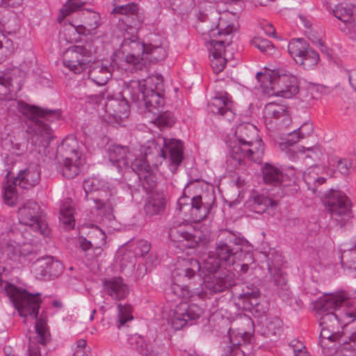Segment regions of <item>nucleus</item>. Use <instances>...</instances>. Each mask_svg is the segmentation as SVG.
I'll list each match as a JSON object with an SVG mask.
<instances>
[{
	"mask_svg": "<svg viewBox=\"0 0 356 356\" xmlns=\"http://www.w3.org/2000/svg\"><path fill=\"white\" fill-rule=\"evenodd\" d=\"M221 235L225 238L216 242L215 255L226 266L234 265L243 254L241 240L227 230L222 231Z\"/></svg>",
	"mask_w": 356,
	"mask_h": 356,
	"instance_id": "nucleus-7",
	"label": "nucleus"
},
{
	"mask_svg": "<svg viewBox=\"0 0 356 356\" xmlns=\"http://www.w3.org/2000/svg\"><path fill=\"white\" fill-rule=\"evenodd\" d=\"M165 207V198L162 195H152L149 197L146 202L144 210L147 216H152L163 212Z\"/></svg>",
	"mask_w": 356,
	"mask_h": 356,
	"instance_id": "nucleus-38",
	"label": "nucleus"
},
{
	"mask_svg": "<svg viewBox=\"0 0 356 356\" xmlns=\"http://www.w3.org/2000/svg\"><path fill=\"white\" fill-rule=\"evenodd\" d=\"M104 110L109 117L116 121L125 118L129 113L128 100L123 97H108L104 104Z\"/></svg>",
	"mask_w": 356,
	"mask_h": 356,
	"instance_id": "nucleus-26",
	"label": "nucleus"
},
{
	"mask_svg": "<svg viewBox=\"0 0 356 356\" xmlns=\"http://www.w3.org/2000/svg\"><path fill=\"white\" fill-rule=\"evenodd\" d=\"M98 238L100 239L99 242H97L95 241L92 242L86 240L85 238L81 237L79 239L80 247L85 252L92 248L96 257L102 253L103 250L102 246L106 244V234L103 232L100 231L98 233Z\"/></svg>",
	"mask_w": 356,
	"mask_h": 356,
	"instance_id": "nucleus-40",
	"label": "nucleus"
},
{
	"mask_svg": "<svg viewBox=\"0 0 356 356\" xmlns=\"http://www.w3.org/2000/svg\"><path fill=\"white\" fill-rule=\"evenodd\" d=\"M250 200L253 210L258 213L265 212L270 207H274L277 206V202L275 200L257 193H254Z\"/></svg>",
	"mask_w": 356,
	"mask_h": 356,
	"instance_id": "nucleus-39",
	"label": "nucleus"
},
{
	"mask_svg": "<svg viewBox=\"0 0 356 356\" xmlns=\"http://www.w3.org/2000/svg\"><path fill=\"white\" fill-rule=\"evenodd\" d=\"M330 177L329 163H313V193L317 195L319 192L318 187L325 184Z\"/></svg>",
	"mask_w": 356,
	"mask_h": 356,
	"instance_id": "nucleus-35",
	"label": "nucleus"
},
{
	"mask_svg": "<svg viewBox=\"0 0 356 356\" xmlns=\"http://www.w3.org/2000/svg\"><path fill=\"white\" fill-rule=\"evenodd\" d=\"M340 258L341 264L343 266L356 270V245L352 249L342 251Z\"/></svg>",
	"mask_w": 356,
	"mask_h": 356,
	"instance_id": "nucleus-50",
	"label": "nucleus"
},
{
	"mask_svg": "<svg viewBox=\"0 0 356 356\" xmlns=\"http://www.w3.org/2000/svg\"><path fill=\"white\" fill-rule=\"evenodd\" d=\"M91 52L83 46L74 45L63 54V65L74 74H81L88 67Z\"/></svg>",
	"mask_w": 356,
	"mask_h": 356,
	"instance_id": "nucleus-12",
	"label": "nucleus"
},
{
	"mask_svg": "<svg viewBox=\"0 0 356 356\" xmlns=\"http://www.w3.org/2000/svg\"><path fill=\"white\" fill-rule=\"evenodd\" d=\"M86 193V197L88 200V194L93 191H99L101 195L99 198L92 197L98 209H104L108 213H111L115 205L112 200L115 189L105 181L97 178L90 177L86 179L83 184Z\"/></svg>",
	"mask_w": 356,
	"mask_h": 356,
	"instance_id": "nucleus-8",
	"label": "nucleus"
},
{
	"mask_svg": "<svg viewBox=\"0 0 356 356\" xmlns=\"http://www.w3.org/2000/svg\"><path fill=\"white\" fill-rule=\"evenodd\" d=\"M138 11V6L135 3H130L126 5L115 6L113 9V13H118L124 15L123 18L134 15Z\"/></svg>",
	"mask_w": 356,
	"mask_h": 356,
	"instance_id": "nucleus-58",
	"label": "nucleus"
},
{
	"mask_svg": "<svg viewBox=\"0 0 356 356\" xmlns=\"http://www.w3.org/2000/svg\"><path fill=\"white\" fill-rule=\"evenodd\" d=\"M49 257L36 260L32 265V271L38 279L47 276Z\"/></svg>",
	"mask_w": 356,
	"mask_h": 356,
	"instance_id": "nucleus-56",
	"label": "nucleus"
},
{
	"mask_svg": "<svg viewBox=\"0 0 356 356\" xmlns=\"http://www.w3.org/2000/svg\"><path fill=\"white\" fill-rule=\"evenodd\" d=\"M205 289L212 293L226 291L235 284L234 275L225 268L216 273H206L203 277Z\"/></svg>",
	"mask_w": 356,
	"mask_h": 356,
	"instance_id": "nucleus-14",
	"label": "nucleus"
},
{
	"mask_svg": "<svg viewBox=\"0 0 356 356\" xmlns=\"http://www.w3.org/2000/svg\"><path fill=\"white\" fill-rule=\"evenodd\" d=\"M59 218L64 225L73 227L74 225L73 207L70 204H64L60 209Z\"/></svg>",
	"mask_w": 356,
	"mask_h": 356,
	"instance_id": "nucleus-55",
	"label": "nucleus"
},
{
	"mask_svg": "<svg viewBox=\"0 0 356 356\" xmlns=\"http://www.w3.org/2000/svg\"><path fill=\"white\" fill-rule=\"evenodd\" d=\"M263 179L266 184H277L281 182L282 174L278 168L266 164L263 169Z\"/></svg>",
	"mask_w": 356,
	"mask_h": 356,
	"instance_id": "nucleus-45",
	"label": "nucleus"
},
{
	"mask_svg": "<svg viewBox=\"0 0 356 356\" xmlns=\"http://www.w3.org/2000/svg\"><path fill=\"white\" fill-rule=\"evenodd\" d=\"M146 44L140 42L134 33H126L121 43V51L126 54L127 64L131 66L130 70H143L145 67L143 62Z\"/></svg>",
	"mask_w": 356,
	"mask_h": 356,
	"instance_id": "nucleus-9",
	"label": "nucleus"
},
{
	"mask_svg": "<svg viewBox=\"0 0 356 356\" xmlns=\"http://www.w3.org/2000/svg\"><path fill=\"white\" fill-rule=\"evenodd\" d=\"M332 89L327 86L313 83V99H320L323 95H328Z\"/></svg>",
	"mask_w": 356,
	"mask_h": 356,
	"instance_id": "nucleus-64",
	"label": "nucleus"
},
{
	"mask_svg": "<svg viewBox=\"0 0 356 356\" xmlns=\"http://www.w3.org/2000/svg\"><path fill=\"white\" fill-rule=\"evenodd\" d=\"M268 79L270 86L266 88L270 95L291 98L298 92L297 78L285 69L272 70Z\"/></svg>",
	"mask_w": 356,
	"mask_h": 356,
	"instance_id": "nucleus-5",
	"label": "nucleus"
},
{
	"mask_svg": "<svg viewBox=\"0 0 356 356\" xmlns=\"http://www.w3.org/2000/svg\"><path fill=\"white\" fill-rule=\"evenodd\" d=\"M282 326V322L278 317H269L262 328V334L267 337H275L280 334Z\"/></svg>",
	"mask_w": 356,
	"mask_h": 356,
	"instance_id": "nucleus-41",
	"label": "nucleus"
},
{
	"mask_svg": "<svg viewBox=\"0 0 356 356\" xmlns=\"http://www.w3.org/2000/svg\"><path fill=\"white\" fill-rule=\"evenodd\" d=\"M172 290L176 296L184 300L189 299L194 296H202L204 295L202 289L188 286H180L178 284H173Z\"/></svg>",
	"mask_w": 356,
	"mask_h": 356,
	"instance_id": "nucleus-42",
	"label": "nucleus"
},
{
	"mask_svg": "<svg viewBox=\"0 0 356 356\" xmlns=\"http://www.w3.org/2000/svg\"><path fill=\"white\" fill-rule=\"evenodd\" d=\"M26 247V244L23 246L19 244H8L5 251L10 259L16 260L21 256L25 257L28 254Z\"/></svg>",
	"mask_w": 356,
	"mask_h": 356,
	"instance_id": "nucleus-53",
	"label": "nucleus"
},
{
	"mask_svg": "<svg viewBox=\"0 0 356 356\" xmlns=\"http://www.w3.org/2000/svg\"><path fill=\"white\" fill-rule=\"evenodd\" d=\"M118 327L120 328L127 322L133 319L132 308L129 305H122L119 303L118 305Z\"/></svg>",
	"mask_w": 356,
	"mask_h": 356,
	"instance_id": "nucleus-49",
	"label": "nucleus"
},
{
	"mask_svg": "<svg viewBox=\"0 0 356 356\" xmlns=\"http://www.w3.org/2000/svg\"><path fill=\"white\" fill-rule=\"evenodd\" d=\"M201 270V265L197 259L184 258L179 259L173 274L177 276L191 279Z\"/></svg>",
	"mask_w": 356,
	"mask_h": 356,
	"instance_id": "nucleus-29",
	"label": "nucleus"
},
{
	"mask_svg": "<svg viewBox=\"0 0 356 356\" xmlns=\"http://www.w3.org/2000/svg\"><path fill=\"white\" fill-rule=\"evenodd\" d=\"M317 195L328 207L331 217L337 221L341 227L353 217V204L345 193L331 188L323 191L321 188Z\"/></svg>",
	"mask_w": 356,
	"mask_h": 356,
	"instance_id": "nucleus-4",
	"label": "nucleus"
},
{
	"mask_svg": "<svg viewBox=\"0 0 356 356\" xmlns=\"http://www.w3.org/2000/svg\"><path fill=\"white\" fill-rule=\"evenodd\" d=\"M268 270L270 276V281L277 287L282 288L286 285L287 278L286 274L280 268L282 265V258L276 255L274 258L267 257Z\"/></svg>",
	"mask_w": 356,
	"mask_h": 356,
	"instance_id": "nucleus-27",
	"label": "nucleus"
},
{
	"mask_svg": "<svg viewBox=\"0 0 356 356\" xmlns=\"http://www.w3.org/2000/svg\"><path fill=\"white\" fill-rule=\"evenodd\" d=\"M318 313H325L319 318V325L338 330L356 319V311L348 294L344 291L325 294L313 303Z\"/></svg>",
	"mask_w": 356,
	"mask_h": 356,
	"instance_id": "nucleus-1",
	"label": "nucleus"
},
{
	"mask_svg": "<svg viewBox=\"0 0 356 356\" xmlns=\"http://www.w3.org/2000/svg\"><path fill=\"white\" fill-rule=\"evenodd\" d=\"M222 263L215 255L214 252H210L206 259H204L201 269L204 275L206 273H216L221 270L220 268Z\"/></svg>",
	"mask_w": 356,
	"mask_h": 356,
	"instance_id": "nucleus-43",
	"label": "nucleus"
},
{
	"mask_svg": "<svg viewBox=\"0 0 356 356\" xmlns=\"http://www.w3.org/2000/svg\"><path fill=\"white\" fill-rule=\"evenodd\" d=\"M100 15L99 13L90 11L84 17L83 24L74 26L78 34L88 35L95 33V30L100 25Z\"/></svg>",
	"mask_w": 356,
	"mask_h": 356,
	"instance_id": "nucleus-34",
	"label": "nucleus"
},
{
	"mask_svg": "<svg viewBox=\"0 0 356 356\" xmlns=\"http://www.w3.org/2000/svg\"><path fill=\"white\" fill-rule=\"evenodd\" d=\"M35 329L36 336L29 337L28 356H42V351H45V346L51 341V334L45 319H37Z\"/></svg>",
	"mask_w": 356,
	"mask_h": 356,
	"instance_id": "nucleus-15",
	"label": "nucleus"
},
{
	"mask_svg": "<svg viewBox=\"0 0 356 356\" xmlns=\"http://www.w3.org/2000/svg\"><path fill=\"white\" fill-rule=\"evenodd\" d=\"M251 337V332L247 331L229 333V344L224 348L222 356H245Z\"/></svg>",
	"mask_w": 356,
	"mask_h": 356,
	"instance_id": "nucleus-19",
	"label": "nucleus"
},
{
	"mask_svg": "<svg viewBox=\"0 0 356 356\" xmlns=\"http://www.w3.org/2000/svg\"><path fill=\"white\" fill-rule=\"evenodd\" d=\"M88 76L97 85L104 86L112 76V67L102 63H94L90 67Z\"/></svg>",
	"mask_w": 356,
	"mask_h": 356,
	"instance_id": "nucleus-31",
	"label": "nucleus"
},
{
	"mask_svg": "<svg viewBox=\"0 0 356 356\" xmlns=\"http://www.w3.org/2000/svg\"><path fill=\"white\" fill-rule=\"evenodd\" d=\"M104 286L108 294L115 300H122L129 294L127 285L120 277L105 280Z\"/></svg>",
	"mask_w": 356,
	"mask_h": 356,
	"instance_id": "nucleus-30",
	"label": "nucleus"
},
{
	"mask_svg": "<svg viewBox=\"0 0 356 356\" xmlns=\"http://www.w3.org/2000/svg\"><path fill=\"white\" fill-rule=\"evenodd\" d=\"M321 330L319 335V344L322 348L328 346L327 342L339 341L341 350H356V332H353L348 339H344L343 334L338 330L327 327L320 326Z\"/></svg>",
	"mask_w": 356,
	"mask_h": 356,
	"instance_id": "nucleus-17",
	"label": "nucleus"
},
{
	"mask_svg": "<svg viewBox=\"0 0 356 356\" xmlns=\"http://www.w3.org/2000/svg\"><path fill=\"white\" fill-rule=\"evenodd\" d=\"M25 73L19 67L11 70L0 75V99L9 93L21 90Z\"/></svg>",
	"mask_w": 356,
	"mask_h": 356,
	"instance_id": "nucleus-18",
	"label": "nucleus"
},
{
	"mask_svg": "<svg viewBox=\"0 0 356 356\" xmlns=\"http://www.w3.org/2000/svg\"><path fill=\"white\" fill-rule=\"evenodd\" d=\"M131 155L125 146L113 145L108 150L109 160L120 168L129 166Z\"/></svg>",
	"mask_w": 356,
	"mask_h": 356,
	"instance_id": "nucleus-33",
	"label": "nucleus"
},
{
	"mask_svg": "<svg viewBox=\"0 0 356 356\" xmlns=\"http://www.w3.org/2000/svg\"><path fill=\"white\" fill-rule=\"evenodd\" d=\"M163 86V80L160 74L152 75L145 80L142 92L144 106H149L155 104L159 108L164 104V98L161 95Z\"/></svg>",
	"mask_w": 356,
	"mask_h": 356,
	"instance_id": "nucleus-13",
	"label": "nucleus"
},
{
	"mask_svg": "<svg viewBox=\"0 0 356 356\" xmlns=\"http://www.w3.org/2000/svg\"><path fill=\"white\" fill-rule=\"evenodd\" d=\"M303 127H300L297 131H294L289 135V138L286 139L284 142H282L280 144V147L282 151H288L291 150V147H292L299 138H304L305 134L302 131Z\"/></svg>",
	"mask_w": 356,
	"mask_h": 356,
	"instance_id": "nucleus-57",
	"label": "nucleus"
},
{
	"mask_svg": "<svg viewBox=\"0 0 356 356\" xmlns=\"http://www.w3.org/2000/svg\"><path fill=\"white\" fill-rule=\"evenodd\" d=\"M264 117L266 122L270 123L273 120L282 119V121L287 123L289 122V115L287 107L282 104L270 102L267 104L264 109Z\"/></svg>",
	"mask_w": 356,
	"mask_h": 356,
	"instance_id": "nucleus-32",
	"label": "nucleus"
},
{
	"mask_svg": "<svg viewBox=\"0 0 356 356\" xmlns=\"http://www.w3.org/2000/svg\"><path fill=\"white\" fill-rule=\"evenodd\" d=\"M232 101L227 92H217L208 104L209 112L219 115L226 120L230 122L234 118L232 111Z\"/></svg>",
	"mask_w": 356,
	"mask_h": 356,
	"instance_id": "nucleus-20",
	"label": "nucleus"
},
{
	"mask_svg": "<svg viewBox=\"0 0 356 356\" xmlns=\"http://www.w3.org/2000/svg\"><path fill=\"white\" fill-rule=\"evenodd\" d=\"M85 4L81 0H68L60 10L58 19L61 22L66 16L77 11Z\"/></svg>",
	"mask_w": 356,
	"mask_h": 356,
	"instance_id": "nucleus-46",
	"label": "nucleus"
},
{
	"mask_svg": "<svg viewBox=\"0 0 356 356\" xmlns=\"http://www.w3.org/2000/svg\"><path fill=\"white\" fill-rule=\"evenodd\" d=\"M40 179V170L36 163L31 164L26 168L19 170L14 177L13 184L22 188H29L35 186Z\"/></svg>",
	"mask_w": 356,
	"mask_h": 356,
	"instance_id": "nucleus-25",
	"label": "nucleus"
},
{
	"mask_svg": "<svg viewBox=\"0 0 356 356\" xmlns=\"http://www.w3.org/2000/svg\"><path fill=\"white\" fill-rule=\"evenodd\" d=\"M18 185H15L13 181L10 182L7 180L6 184L3 186V197L6 203L10 206H13L15 204L17 199V189Z\"/></svg>",
	"mask_w": 356,
	"mask_h": 356,
	"instance_id": "nucleus-51",
	"label": "nucleus"
},
{
	"mask_svg": "<svg viewBox=\"0 0 356 356\" xmlns=\"http://www.w3.org/2000/svg\"><path fill=\"white\" fill-rule=\"evenodd\" d=\"M203 314L201 307L195 304L189 305L187 302H181L174 310L171 319L172 326L175 330H180L185 327L189 321L199 318Z\"/></svg>",
	"mask_w": 356,
	"mask_h": 356,
	"instance_id": "nucleus-16",
	"label": "nucleus"
},
{
	"mask_svg": "<svg viewBox=\"0 0 356 356\" xmlns=\"http://www.w3.org/2000/svg\"><path fill=\"white\" fill-rule=\"evenodd\" d=\"M163 106L157 108V104H152V106H145L148 115H152L151 122L156 124L160 129L170 127L175 123V119L172 113L163 111Z\"/></svg>",
	"mask_w": 356,
	"mask_h": 356,
	"instance_id": "nucleus-28",
	"label": "nucleus"
},
{
	"mask_svg": "<svg viewBox=\"0 0 356 356\" xmlns=\"http://www.w3.org/2000/svg\"><path fill=\"white\" fill-rule=\"evenodd\" d=\"M9 295L22 317L30 316L33 319L37 318L40 308V300L37 297L38 294L34 296L29 293L26 290H21L11 286Z\"/></svg>",
	"mask_w": 356,
	"mask_h": 356,
	"instance_id": "nucleus-10",
	"label": "nucleus"
},
{
	"mask_svg": "<svg viewBox=\"0 0 356 356\" xmlns=\"http://www.w3.org/2000/svg\"><path fill=\"white\" fill-rule=\"evenodd\" d=\"M259 290L257 287L246 286L242 289V292L238 295V298L243 301H248L250 305H257V299L259 296Z\"/></svg>",
	"mask_w": 356,
	"mask_h": 356,
	"instance_id": "nucleus-47",
	"label": "nucleus"
},
{
	"mask_svg": "<svg viewBox=\"0 0 356 356\" xmlns=\"http://www.w3.org/2000/svg\"><path fill=\"white\" fill-rule=\"evenodd\" d=\"M20 223L32 227L41 234H49L47 225L42 216L40 206L35 202H28L18 209Z\"/></svg>",
	"mask_w": 356,
	"mask_h": 356,
	"instance_id": "nucleus-11",
	"label": "nucleus"
},
{
	"mask_svg": "<svg viewBox=\"0 0 356 356\" xmlns=\"http://www.w3.org/2000/svg\"><path fill=\"white\" fill-rule=\"evenodd\" d=\"M177 204V209L179 212H182L185 207L189 209L191 207L194 220L198 222L204 220L210 210V207L202 204L200 195H197L191 200L187 197H180Z\"/></svg>",
	"mask_w": 356,
	"mask_h": 356,
	"instance_id": "nucleus-23",
	"label": "nucleus"
},
{
	"mask_svg": "<svg viewBox=\"0 0 356 356\" xmlns=\"http://www.w3.org/2000/svg\"><path fill=\"white\" fill-rule=\"evenodd\" d=\"M129 165L132 170L138 175V179H142V176L145 175H149V172L152 171L151 166L147 163L146 159L143 157L133 160V155H131Z\"/></svg>",
	"mask_w": 356,
	"mask_h": 356,
	"instance_id": "nucleus-44",
	"label": "nucleus"
},
{
	"mask_svg": "<svg viewBox=\"0 0 356 356\" xmlns=\"http://www.w3.org/2000/svg\"><path fill=\"white\" fill-rule=\"evenodd\" d=\"M334 15L344 23H350L353 15V7L348 5H339L334 10Z\"/></svg>",
	"mask_w": 356,
	"mask_h": 356,
	"instance_id": "nucleus-52",
	"label": "nucleus"
},
{
	"mask_svg": "<svg viewBox=\"0 0 356 356\" xmlns=\"http://www.w3.org/2000/svg\"><path fill=\"white\" fill-rule=\"evenodd\" d=\"M163 147L158 150V154L166 159L169 156L172 171L175 172L183 159V145L179 140L163 138Z\"/></svg>",
	"mask_w": 356,
	"mask_h": 356,
	"instance_id": "nucleus-21",
	"label": "nucleus"
},
{
	"mask_svg": "<svg viewBox=\"0 0 356 356\" xmlns=\"http://www.w3.org/2000/svg\"><path fill=\"white\" fill-rule=\"evenodd\" d=\"M168 234L170 239L175 242L187 241L188 244H186V245L189 248H194L197 243L196 236L186 231L181 226L178 227H170Z\"/></svg>",
	"mask_w": 356,
	"mask_h": 356,
	"instance_id": "nucleus-37",
	"label": "nucleus"
},
{
	"mask_svg": "<svg viewBox=\"0 0 356 356\" xmlns=\"http://www.w3.org/2000/svg\"><path fill=\"white\" fill-rule=\"evenodd\" d=\"M76 147V141L73 138H67L63 141L57 149L58 155L63 160L62 174L68 179L76 177L79 172L81 165L83 164V159Z\"/></svg>",
	"mask_w": 356,
	"mask_h": 356,
	"instance_id": "nucleus-6",
	"label": "nucleus"
},
{
	"mask_svg": "<svg viewBox=\"0 0 356 356\" xmlns=\"http://www.w3.org/2000/svg\"><path fill=\"white\" fill-rule=\"evenodd\" d=\"M309 48V43L303 38L292 39L288 44V51L291 56L298 65L305 69L310 66Z\"/></svg>",
	"mask_w": 356,
	"mask_h": 356,
	"instance_id": "nucleus-22",
	"label": "nucleus"
},
{
	"mask_svg": "<svg viewBox=\"0 0 356 356\" xmlns=\"http://www.w3.org/2000/svg\"><path fill=\"white\" fill-rule=\"evenodd\" d=\"M143 88L140 82L137 80H131L123 89L122 92V97L128 100L129 99L132 102L138 103V106H144L142 97Z\"/></svg>",
	"mask_w": 356,
	"mask_h": 356,
	"instance_id": "nucleus-36",
	"label": "nucleus"
},
{
	"mask_svg": "<svg viewBox=\"0 0 356 356\" xmlns=\"http://www.w3.org/2000/svg\"><path fill=\"white\" fill-rule=\"evenodd\" d=\"M257 128L249 122L238 124L235 131L236 140L230 145L231 157L241 164L245 158L260 162L264 153V145Z\"/></svg>",
	"mask_w": 356,
	"mask_h": 356,
	"instance_id": "nucleus-3",
	"label": "nucleus"
},
{
	"mask_svg": "<svg viewBox=\"0 0 356 356\" xmlns=\"http://www.w3.org/2000/svg\"><path fill=\"white\" fill-rule=\"evenodd\" d=\"M63 271V265L58 261L54 260L52 257H49L47 265V276L50 277H57Z\"/></svg>",
	"mask_w": 356,
	"mask_h": 356,
	"instance_id": "nucleus-61",
	"label": "nucleus"
},
{
	"mask_svg": "<svg viewBox=\"0 0 356 356\" xmlns=\"http://www.w3.org/2000/svg\"><path fill=\"white\" fill-rule=\"evenodd\" d=\"M17 108L23 115L28 118L33 123L29 127V131L31 134L30 140L31 145L35 146V151L40 153L49 145L52 138L51 128L42 119L46 120L57 119L60 117V112L58 110L41 108L20 101L17 102Z\"/></svg>",
	"mask_w": 356,
	"mask_h": 356,
	"instance_id": "nucleus-2",
	"label": "nucleus"
},
{
	"mask_svg": "<svg viewBox=\"0 0 356 356\" xmlns=\"http://www.w3.org/2000/svg\"><path fill=\"white\" fill-rule=\"evenodd\" d=\"M327 163L328 162L327 154L325 149L319 144L313 146V163Z\"/></svg>",
	"mask_w": 356,
	"mask_h": 356,
	"instance_id": "nucleus-60",
	"label": "nucleus"
},
{
	"mask_svg": "<svg viewBox=\"0 0 356 356\" xmlns=\"http://www.w3.org/2000/svg\"><path fill=\"white\" fill-rule=\"evenodd\" d=\"M252 44L261 52L272 54L274 50V46L266 39L255 37L252 39Z\"/></svg>",
	"mask_w": 356,
	"mask_h": 356,
	"instance_id": "nucleus-59",
	"label": "nucleus"
},
{
	"mask_svg": "<svg viewBox=\"0 0 356 356\" xmlns=\"http://www.w3.org/2000/svg\"><path fill=\"white\" fill-rule=\"evenodd\" d=\"M122 22L124 25L127 26V33H134L140 28L141 24L143 23V18L138 14V11L134 15H129L123 18Z\"/></svg>",
	"mask_w": 356,
	"mask_h": 356,
	"instance_id": "nucleus-54",
	"label": "nucleus"
},
{
	"mask_svg": "<svg viewBox=\"0 0 356 356\" xmlns=\"http://www.w3.org/2000/svg\"><path fill=\"white\" fill-rule=\"evenodd\" d=\"M210 49L211 66L216 74L222 72L227 63L228 58L225 51V44L229 45L230 41L212 40Z\"/></svg>",
	"mask_w": 356,
	"mask_h": 356,
	"instance_id": "nucleus-24",
	"label": "nucleus"
},
{
	"mask_svg": "<svg viewBox=\"0 0 356 356\" xmlns=\"http://www.w3.org/2000/svg\"><path fill=\"white\" fill-rule=\"evenodd\" d=\"M218 34L219 35H230L234 31H236V27L234 24L228 23L227 20L224 17H220L219 23H218Z\"/></svg>",
	"mask_w": 356,
	"mask_h": 356,
	"instance_id": "nucleus-62",
	"label": "nucleus"
},
{
	"mask_svg": "<svg viewBox=\"0 0 356 356\" xmlns=\"http://www.w3.org/2000/svg\"><path fill=\"white\" fill-rule=\"evenodd\" d=\"M145 56H148L145 59L152 61H159L165 57L166 54L162 47L147 44L145 47Z\"/></svg>",
	"mask_w": 356,
	"mask_h": 356,
	"instance_id": "nucleus-48",
	"label": "nucleus"
},
{
	"mask_svg": "<svg viewBox=\"0 0 356 356\" xmlns=\"http://www.w3.org/2000/svg\"><path fill=\"white\" fill-rule=\"evenodd\" d=\"M135 339L136 343V348L141 355L144 356H153L149 345L142 337H136Z\"/></svg>",
	"mask_w": 356,
	"mask_h": 356,
	"instance_id": "nucleus-63",
	"label": "nucleus"
}]
</instances>
